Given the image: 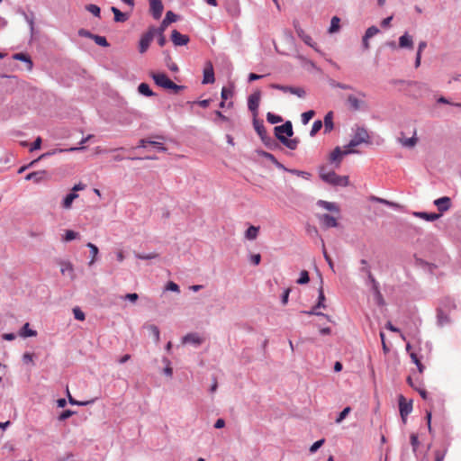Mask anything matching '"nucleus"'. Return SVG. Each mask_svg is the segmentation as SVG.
<instances>
[{
    "instance_id": "26",
    "label": "nucleus",
    "mask_w": 461,
    "mask_h": 461,
    "mask_svg": "<svg viewBox=\"0 0 461 461\" xmlns=\"http://www.w3.org/2000/svg\"><path fill=\"white\" fill-rule=\"evenodd\" d=\"M86 246L89 248L90 254H91V259L88 264H89V266H92L96 260V257L99 253V249L95 244H93L91 242H88L86 244Z\"/></svg>"
},
{
    "instance_id": "14",
    "label": "nucleus",
    "mask_w": 461,
    "mask_h": 461,
    "mask_svg": "<svg viewBox=\"0 0 461 461\" xmlns=\"http://www.w3.org/2000/svg\"><path fill=\"white\" fill-rule=\"evenodd\" d=\"M176 20H177V15L175 14L172 11H167L166 14V16L163 19V21L161 22L159 27L156 28V29L160 31V32H165L166 29L167 28V26L170 23H175Z\"/></svg>"
},
{
    "instance_id": "61",
    "label": "nucleus",
    "mask_w": 461,
    "mask_h": 461,
    "mask_svg": "<svg viewBox=\"0 0 461 461\" xmlns=\"http://www.w3.org/2000/svg\"><path fill=\"white\" fill-rule=\"evenodd\" d=\"M41 137H38L32 143V147L30 148V151L39 149L41 148Z\"/></svg>"
},
{
    "instance_id": "57",
    "label": "nucleus",
    "mask_w": 461,
    "mask_h": 461,
    "mask_svg": "<svg viewBox=\"0 0 461 461\" xmlns=\"http://www.w3.org/2000/svg\"><path fill=\"white\" fill-rule=\"evenodd\" d=\"M136 257L140 259H153V258H158V254L157 253H150V254H147V255L136 254Z\"/></svg>"
},
{
    "instance_id": "53",
    "label": "nucleus",
    "mask_w": 461,
    "mask_h": 461,
    "mask_svg": "<svg viewBox=\"0 0 461 461\" xmlns=\"http://www.w3.org/2000/svg\"><path fill=\"white\" fill-rule=\"evenodd\" d=\"M156 35H158V43L160 47H163L165 46L166 42H167V40H166V37L164 35V32H161L157 30V33Z\"/></svg>"
},
{
    "instance_id": "7",
    "label": "nucleus",
    "mask_w": 461,
    "mask_h": 461,
    "mask_svg": "<svg viewBox=\"0 0 461 461\" xmlns=\"http://www.w3.org/2000/svg\"><path fill=\"white\" fill-rule=\"evenodd\" d=\"M260 99L261 92L259 90L254 92L249 97L248 107L252 112L254 118L258 116Z\"/></svg>"
},
{
    "instance_id": "38",
    "label": "nucleus",
    "mask_w": 461,
    "mask_h": 461,
    "mask_svg": "<svg viewBox=\"0 0 461 461\" xmlns=\"http://www.w3.org/2000/svg\"><path fill=\"white\" fill-rule=\"evenodd\" d=\"M93 40L99 46H102V47H108L109 46V43H108L106 38L104 37V36H99V35L94 34Z\"/></svg>"
},
{
    "instance_id": "46",
    "label": "nucleus",
    "mask_w": 461,
    "mask_h": 461,
    "mask_svg": "<svg viewBox=\"0 0 461 461\" xmlns=\"http://www.w3.org/2000/svg\"><path fill=\"white\" fill-rule=\"evenodd\" d=\"M379 32V29L375 26H371L369 27L366 31V33H365V37L366 38H372L374 37L375 35H376L377 33Z\"/></svg>"
},
{
    "instance_id": "2",
    "label": "nucleus",
    "mask_w": 461,
    "mask_h": 461,
    "mask_svg": "<svg viewBox=\"0 0 461 461\" xmlns=\"http://www.w3.org/2000/svg\"><path fill=\"white\" fill-rule=\"evenodd\" d=\"M150 77L157 86L171 90L176 94L185 87L184 86L175 84L165 73L151 72Z\"/></svg>"
},
{
    "instance_id": "29",
    "label": "nucleus",
    "mask_w": 461,
    "mask_h": 461,
    "mask_svg": "<svg viewBox=\"0 0 461 461\" xmlns=\"http://www.w3.org/2000/svg\"><path fill=\"white\" fill-rule=\"evenodd\" d=\"M14 59L17 60H22L27 63V69L31 70L32 68V62L29 56L23 53H16L14 55Z\"/></svg>"
},
{
    "instance_id": "58",
    "label": "nucleus",
    "mask_w": 461,
    "mask_h": 461,
    "mask_svg": "<svg viewBox=\"0 0 461 461\" xmlns=\"http://www.w3.org/2000/svg\"><path fill=\"white\" fill-rule=\"evenodd\" d=\"M166 289L169 290V291L176 292V293H178L180 291L179 286L172 281L167 283Z\"/></svg>"
},
{
    "instance_id": "55",
    "label": "nucleus",
    "mask_w": 461,
    "mask_h": 461,
    "mask_svg": "<svg viewBox=\"0 0 461 461\" xmlns=\"http://www.w3.org/2000/svg\"><path fill=\"white\" fill-rule=\"evenodd\" d=\"M74 413H75V411H73L66 410L60 413V415L59 416V420H60V421L65 420L68 419L69 417H71Z\"/></svg>"
},
{
    "instance_id": "10",
    "label": "nucleus",
    "mask_w": 461,
    "mask_h": 461,
    "mask_svg": "<svg viewBox=\"0 0 461 461\" xmlns=\"http://www.w3.org/2000/svg\"><path fill=\"white\" fill-rule=\"evenodd\" d=\"M150 13L154 19L158 20L161 17L164 6L161 0H149Z\"/></svg>"
},
{
    "instance_id": "64",
    "label": "nucleus",
    "mask_w": 461,
    "mask_h": 461,
    "mask_svg": "<svg viewBox=\"0 0 461 461\" xmlns=\"http://www.w3.org/2000/svg\"><path fill=\"white\" fill-rule=\"evenodd\" d=\"M251 263L254 264V265H258L261 261V256L259 254H255V255H252L251 256Z\"/></svg>"
},
{
    "instance_id": "50",
    "label": "nucleus",
    "mask_w": 461,
    "mask_h": 461,
    "mask_svg": "<svg viewBox=\"0 0 461 461\" xmlns=\"http://www.w3.org/2000/svg\"><path fill=\"white\" fill-rule=\"evenodd\" d=\"M74 317L77 321H84L86 319L85 313L78 308L76 307L73 309Z\"/></svg>"
},
{
    "instance_id": "40",
    "label": "nucleus",
    "mask_w": 461,
    "mask_h": 461,
    "mask_svg": "<svg viewBox=\"0 0 461 461\" xmlns=\"http://www.w3.org/2000/svg\"><path fill=\"white\" fill-rule=\"evenodd\" d=\"M287 171L290 172L293 175H295L297 176H301V177H303L304 179H309L310 176H311V174L309 172H306V171H301V170H297V169H288Z\"/></svg>"
},
{
    "instance_id": "9",
    "label": "nucleus",
    "mask_w": 461,
    "mask_h": 461,
    "mask_svg": "<svg viewBox=\"0 0 461 461\" xmlns=\"http://www.w3.org/2000/svg\"><path fill=\"white\" fill-rule=\"evenodd\" d=\"M399 411L403 422L412 411V402H408L403 395L399 396Z\"/></svg>"
},
{
    "instance_id": "20",
    "label": "nucleus",
    "mask_w": 461,
    "mask_h": 461,
    "mask_svg": "<svg viewBox=\"0 0 461 461\" xmlns=\"http://www.w3.org/2000/svg\"><path fill=\"white\" fill-rule=\"evenodd\" d=\"M203 342V339L195 333H189L183 338V343H193L200 345Z\"/></svg>"
},
{
    "instance_id": "8",
    "label": "nucleus",
    "mask_w": 461,
    "mask_h": 461,
    "mask_svg": "<svg viewBox=\"0 0 461 461\" xmlns=\"http://www.w3.org/2000/svg\"><path fill=\"white\" fill-rule=\"evenodd\" d=\"M270 87L273 89H277V90L283 91L284 93H290V94L295 95L301 98L304 97V95H305V91L302 87H294V86H283V85H279V84H271Z\"/></svg>"
},
{
    "instance_id": "36",
    "label": "nucleus",
    "mask_w": 461,
    "mask_h": 461,
    "mask_svg": "<svg viewBox=\"0 0 461 461\" xmlns=\"http://www.w3.org/2000/svg\"><path fill=\"white\" fill-rule=\"evenodd\" d=\"M410 356H411L412 362L417 366L419 373L422 374L425 369V366L421 364V362L419 359V357H417V355L412 352V353H411Z\"/></svg>"
},
{
    "instance_id": "37",
    "label": "nucleus",
    "mask_w": 461,
    "mask_h": 461,
    "mask_svg": "<svg viewBox=\"0 0 461 461\" xmlns=\"http://www.w3.org/2000/svg\"><path fill=\"white\" fill-rule=\"evenodd\" d=\"M400 141L404 147L412 148L417 143V138L413 136L411 138L401 139Z\"/></svg>"
},
{
    "instance_id": "47",
    "label": "nucleus",
    "mask_w": 461,
    "mask_h": 461,
    "mask_svg": "<svg viewBox=\"0 0 461 461\" xmlns=\"http://www.w3.org/2000/svg\"><path fill=\"white\" fill-rule=\"evenodd\" d=\"M322 127V122L318 120L315 121L312 124V130H311V136H314Z\"/></svg>"
},
{
    "instance_id": "5",
    "label": "nucleus",
    "mask_w": 461,
    "mask_h": 461,
    "mask_svg": "<svg viewBox=\"0 0 461 461\" xmlns=\"http://www.w3.org/2000/svg\"><path fill=\"white\" fill-rule=\"evenodd\" d=\"M157 33L155 27H149V30L141 36L139 44V51L143 54L147 51L150 42L153 41Z\"/></svg>"
},
{
    "instance_id": "11",
    "label": "nucleus",
    "mask_w": 461,
    "mask_h": 461,
    "mask_svg": "<svg viewBox=\"0 0 461 461\" xmlns=\"http://www.w3.org/2000/svg\"><path fill=\"white\" fill-rule=\"evenodd\" d=\"M215 81L213 66L211 61L205 63L203 68V84H212Z\"/></svg>"
},
{
    "instance_id": "17",
    "label": "nucleus",
    "mask_w": 461,
    "mask_h": 461,
    "mask_svg": "<svg viewBox=\"0 0 461 461\" xmlns=\"http://www.w3.org/2000/svg\"><path fill=\"white\" fill-rule=\"evenodd\" d=\"M296 33L298 35V37L305 43L307 44L308 46L315 49H316V43L313 41V40L312 39V37L310 35H308L303 29L299 28V29H296Z\"/></svg>"
},
{
    "instance_id": "42",
    "label": "nucleus",
    "mask_w": 461,
    "mask_h": 461,
    "mask_svg": "<svg viewBox=\"0 0 461 461\" xmlns=\"http://www.w3.org/2000/svg\"><path fill=\"white\" fill-rule=\"evenodd\" d=\"M310 281L309 273L306 270H303L300 274V277L297 280V284L304 285Z\"/></svg>"
},
{
    "instance_id": "54",
    "label": "nucleus",
    "mask_w": 461,
    "mask_h": 461,
    "mask_svg": "<svg viewBox=\"0 0 461 461\" xmlns=\"http://www.w3.org/2000/svg\"><path fill=\"white\" fill-rule=\"evenodd\" d=\"M411 444L412 446L413 452H416L420 442L418 439V436L414 433L411 435Z\"/></svg>"
},
{
    "instance_id": "59",
    "label": "nucleus",
    "mask_w": 461,
    "mask_h": 461,
    "mask_svg": "<svg viewBox=\"0 0 461 461\" xmlns=\"http://www.w3.org/2000/svg\"><path fill=\"white\" fill-rule=\"evenodd\" d=\"M149 144L154 146L155 148H157L159 150H162V151H166L167 150V148L161 142L149 140Z\"/></svg>"
},
{
    "instance_id": "45",
    "label": "nucleus",
    "mask_w": 461,
    "mask_h": 461,
    "mask_svg": "<svg viewBox=\"0 0 461 461\" xmlns=\"http://www.w3.org/2000/svg\"><path fill=\"white\" fill-rule=\"evenodd\" d=\"M221 95V99L226 101L229 98L232 97L233 91L230 88L222 87Z\"/></svg>"
},
{
    "instance_id": "4",
    "label": "nucleus",
    "mask_w": 461,
    "mask_h": 461,
    "mask_svg": "<svg viewBox=\"0 0 461 461\" xmlns=\"http://www.w3.org/2000/svg\"><path fill=\"white\" fill-rule=\"evenodd\" d=\"M366 95L362 91H358L357 95H348L347 97V104L352 111H359L366 107L365 101Z\"/></svg>"
},
{
    "instance_id": "51",
    "label": "nucleus",
    "mask_w": 461,
    "mask_h": 461,
    "mask_svg": "<svg viewBox=\"0 0 461 461\" xmlns=\"http://www.w3.org/2000/svg\"><path fill=\"white\" fill-rule=\"evenodd\" d=\"M351 411V408L350 407H346L338 416V418L336 419V422L337 423H340L346 417L347 415Z\"/></svg>"
},
{
    "instance_id": "23",
    "label": "nucleus",
    "mask_w": 461,
    "mask_h": 461,
    "mask_svg": "<svg viewBox=\"0 0 461 461\" xmlns=\"http://www.w3.org/2000/svg\"><path fill=\"white\" fill-rule=\"evenodd\" d=\"M414 215L420 219L426 220L428 221H433L438 219L440 216V214L428 213V212H414Z\"/></svg>"
},
{
    "instance_id": "28",
    "label": "nucleus",
    "mask_w": 461,
    "mask_h": 461,
    "mask_svg": "<svg viewBox=\"0 0 461 461\" xmlns=\"http://www.w3.org/2000/svg\"><path fill=\"white\" fill-rule=\"evenodd\" d=\"M325 131H330L333 129V113L329 112L324 117Z\"/></svg>"
},
{
    "instance_id": "48",
    "label": "nucleus",
    "mask_w": 461,
    "mask_h": 461,
    "mask_svg": "<svg viewBox=\"0 0 461 461\" xmlns=\"http://www.w3.org/2000/svg\"><path fill=\"white\" fill-rule=\"evenodd\" d=\"M322 252H323L325 260L329 264V267L333 270V268H334L333 261H332L331 258L330 257V255L328 254L323 241H322Z\"/></svg>"
},
{
    "instance_id": "34",
    "label": "nucleus",
    "mask_w": 461,
    "mask_h": 461,
    "mask_svg": "<svg viewBox=\"0 0 461 461\" xmlns=\"http://www.w3.org/2000/svg\"><path fill=\"white\" fill-rule=\"evenodd\" d=\"M324 302H325V295H324L323 288H322V286H321L320 289H319L318 303L315 305V308H318V309L319 308H323V309H325L326 305H325Z\"/></svg>"
},
{
    "instance_id": "30",
    "label": "nucleus",
    "mask_w": 461,
    "mask_h": 461,
    "mask_svg": "<svg viewBox=\"0 0 461 461\" xmlns=\"http://www.w3.org/2000/svg\"><path fill=\"white\" fill-rule=\"evenodd\" d=\"M259 228L256 226H250L245 232V237L248 240H253L257 239L258 235Z\"/></svg>"
},
{
    "instance_id": "15",
    "label": "nucleus",
    "mask_w": 461,
    "mask_h": 461,
    "mask_svg": "<svg viewBox=\"0 0 461 461\" xmlns=\"http://www.w3.org/2000/svg\"><path fill=\"white\" fill-rule=\"evenodd\" d=\"M320 221L324 228H333L338 226L337 218L330 214H322L320 216Z\"/></svg>"
},
{
    "instance_id": "22",
    "label": "nucleus",
    "mask_w": 461,
    "mask_h": 461,
    "mask_svg": "<svg viewBox=\"0 0 461 461\" xmlns=\"http://www.w3.org/2000/svg\"><path fill=\"white\" fill-rule=\"evenodd\" d=\"M60 267V272L62 275H66L68 273L70 276V278L74 279V268L70 262H61Z\"/></svg>"
},
{
    "instance_id": "27",
    "label": "nucleus",
    "mask_w": 461,
    "mask_h": 461,
    "mask_svg": "<svg viewBox=\"0 0 461 461\" xmlns=\"http://www.w3.org/2000/svg\"><path fill=\"white\" fill-rule=\"evenodd\" d=\"M138 91L140 94L145 95V96H153L155 94L152 92V90L149 88V86L146 83H141L138 86Z\"/></svg>"
},
{
    "instance_id": "33",
    "label": "nucleus",
    "mask_w": 461,
    "mask_h": 461,
    "mask_svg": "<svg viewBox=\"0 0 461 461\" xmlns=\"http://www.w3.org/2000/svg\"><path fill=\"white\" fill-rule=\"evenodd\" d=\"M254 127H255V130L256 131L258 132V134L262 138L264 139V137L266 136L267 134V131H266V129L263 125L262 122H258L256 120V118H254Z\"/></svg>"
},
{
    "instance_id": "39",
    "label": "nucleus",
    "mask_w": 461,
    "mask_h": 461,
    "mask_svg": "<svg viewBox=\"0 0 461 461\" xmlns=\"http://www.w3.org/2000/svg\"><path fill=\"white\" fill-rule=\"evenodd\" d=\"M339 18L337 16L332 17L330 22V32H335L339 29Z\"/></svg>"
},
{
    "instance_id": "19",
    "label": "nucleus",
    "mask_w": 461,
    "mask_h": 461,
    "mask_svg": "<svg viewBox=\"0 0 461 461\" xmlns=\"http://www.w3.org/2000/svg\"><path fill=\"white\" fill-rule=\"evenodd\" d=\"M372 290H373L375 300L376 303L380 306L384 305V300L380 292L379 284L377 281H374V285H372Z\"/></svg>"
},
{
    "instance_id": "32",
    "label": "nucleus",
    "mask_w": 461,
    "mask_h": 461,
    "mask_svg": "<svg viewBox=\"0 0 461 461\" xmlns=\"http://www.w3.org/2000/svg\"><path fill=\"white\" fill-rule=\"evenodd\" d=\"M319 204L328 211L336 212H339V207L334 203L321 200V201H319Z\"/></svg>"
},
{
    "instance_id": "41",
    "label": "nucleus",
    "mask_w": 461,
    "mask_h": 461,
    "mask_svg": "<svg viewBox=\"0 0 461 461\" xmlns=\"http://www.w3.org/2000/svg\"><path fill=\"white\" fill-rule=\"evenodd\" d=\"M86 9L91 13L93 15L96 16V17H99L100 16V8L95 5H93V4H90V5H87L86 6Z\"/></svg>"
},
{
    "instance_id": "56",
    "label": "nucleus",
    "mask_w": 461,
    "mask_h": 461,
    "mask_svg": "<svg viewBox=\"0 0 461 461\" xmlns=\"http://www.w3.org/2000/svg\"><path fill=\"white\" fill-rule=\"evenodd\" d=\"M323 443H324L323 438L314 442L310 447V452L311 453L316 452L323 445Z\"/></svg>"
},
{
    "instance_id": "63",
    "label": "nucleus",
    "mask_w": 461,
    "mask_h": 461,
    "mask_svg": "<svg viewBox=\"0 0 461 461\" xmlns=\"http://www.w3.org/2000/svg\"><path fill=\"white\" fill-rule=\"evenodd\" d=\"M355 147H348V144L344 147V149L342 150L343 156L356 153L357 151L354 149Z\"/></svg>"
},
{
    "instance_id": "49",
    "label": "nucleus",
    "mask_w": 461,
    "mask_h": 461,
    "mask_svg": "<svg viewBox=\"0 0 461 461\" xmlns=\"http://www.w3.org/2000/svg\"><path fill=\"white\" fill-rule=\"evenodd\" d=\"M77 237H78L77 232L69 230L66 231L65 236H64V240L70 241V240L77 239Z\"/></svg>"
},
{
    "instance_id": "16",
    "label": "nucleus",
    "mask_w": 461,
    "mask_h": 461,
    "mask_svg": "<svg viewBox=\"0 0 461 461\" xmlns=\"http://www.w3.org/2000/svg\"><path fill=\"white\" fill-rule=\"evenodd\" d=\"M434 204L438 207L439 212H443L450 208L451 200L447 196H443L435 200Z\"/></svg>"
},
{
    "instance_id": "60",
    "label": "nucleus",
    "mask_w": 461,
    "mask_h": 461,
    "mask_svg": "<svg viewBox=\"0 0 461 461\" xmlns=\"http://www.w3.org/2000/svg\"><path fill=\"white\" fill-rule=\"evenodd\" d=\"M138 298H139V295L136 293L127 294L123 297L124 300H129L131 303H135L138 300Z\"/></svg>"
},
{
    "instance_id": "52",
    "label": "nucleus",
    "mask_w": 461,
    "mask_h": 461,
    "mask_svg": "<svg viewBox=\"0 0 461 461\" xmlns=\"http://www.w3.org/2000/svg\"><path fill=\"white\" fill-rule=\"evenodd\" d=\"M67 394H68V402H69V403H70V404H72V405L84 406V405H86V404L87 403V402H78V401L75 400V399L71 396V394H70V393H69L68 388H67Z\"/></svg>"
},
{
    "instance_id": "44",
    "label": "nucleus",
    "mask_w": 461,
    "mask_h": 461,
    "mask_svg": "<svg viewBox=\"0 0 461 461\" xmlns=\"http://www.w3.org/2000/svg\"><path fill=\"white\" fill-rule=\"evenodd\" d=\"M314 114L315 113L312 110L303 113L302 114V122L303 124H307L309 121L314 116Z\"/></svg>"
},
{
    "instance_id": "3",
    "label": "nucleus",
    "mask_w": 461,
    "mask_h": 461,
    "mask_svg": "<svg viewBox=\"0 0 461 461\" xmlns=\"http://www.w3.org/2000/svg\"><path fill=\"white\" fill-rule=\"evenodd\" d=\"M320 176L324 182L333 185L347 186L348 185V176H340L334 171H326L324 167L320 169Z\"/></svg>"
},
{
    "instance_id": "25",
    "label": "nucleus",
    "mask_w": 461,
    "mask_h": 461,
    "mask_svg": "<svg viewBox=\"0 0 461 461\" xmlns=\"http://www.w3.org/2000/svg\"><path fill=\"white\" fill-rule=\"evenodd\" d=\"M447 453V447L443 446L440 448L435 449L434 454V461H443Z\"/></svg>"
},
{
    "instance_id": "13",
    "label": "nucleus",
    "mask_w": 461,
    "mask_h": 461,
    "mask_svg": "<svg viewBox=\"0 0 461 461\" xmlns=\"http://www.w3.org/2000/svg\"><path fill=\"white\" fill-rule=\"evenodd\" d=\"M50 178L49 174L45 170L32 172L25 176L26 180H32L38 184Z\"/></svg>"
},
{
    "instance_id": "6",
    "label": "nucleus",
    "mask_w": 461,
    "mask_h": 461,
    "mask_svg": "<svg viewBox=\"0 0 461 461\" xmlns=\"http://www.w3.org/2000/svg\"><path fill=\"white\" fill-rule=\"evenodd\" d=\"M369 142V134L367 131L363 127H358L355 134L352 138V140L348 143V147H357L362 143H368Z\"/></svg>"
},
{
    "instance_id": "43",
    "label": "nucleus",
    "mask_w": 461,
    "mask_h": 461,
    "mask_svg": "<svg viewBox=\"0 0 461 461\" xmlns=\"http://www.w3.org/2000/svg\"><path fill=\"white\" fill-rule=\"evenodd\" d=\"M267 120L272 123V124H275V123H277V122H282V117L279 116V115H276L272 113H267Z\"/></svg>"
},
{
    "instance_id": "21",
    "label": "nucleus",
    "mask_w": 461,
    "mask_h": 461,
    "mask_svg": "<svg viewBox=\"0 0 461 461\" xmlns=\"http://www.w3.org/2000/svg\"><path fill=\"white\" fill-rule=\"evenodd\" d=\"M111 11L114 14V21L116 23H124L129 18V16L125 13L121 12L118 8L114 6L111 8Z\"/></svg>"
},
{
    "instance_id": "62",
    "label": "nucleus",
    "mask_w": 461,
    "mask_h": 461,
    "mask_svg": "<svg viewBox=\"0 0 461 461\" xmlns=\"http://www.w3.org/2000/svg\"><path fill=\"white\" fill-rule=\"evenodd\" d=\"M78 34L82 37H86V38H90V39H93V36H94L93 33H91L90 32H88L87 30H85V29H80L78 31Z\"/></svg>"
},
{
    "instance_id": "1",
    "label": "nucleus",
    "mask_w": 461,
    "mask_h": 461,
    "mask_svg": "<svg viewBox=\"0 0 461 461\" xmlns=\"http://www.w3.org/2000/svg\"><path fill=\"white\" fill-rule=\"evenodd\" d=\"M276 137L288 149H295L298 146L299 140L297 139H287V137H292L294 134L292 122L287 121L284 124L280 126H276L275 128Z\"/></svg>"
},
{
    "instance_id": "35",
    "label": "nucleus",
    "mask_w": 461,
    "mask_h": 461,
    "mask_svg": "<svg viewBox=\"0 0 461 461\" xmlns=\"http://www.w3.org/2000/svg\"><path fill=\"white\" fill-rule=\"evenodd\" d=\"M342 157H343L342 150L340 149L339 147H337L334 149V150L330 154V160L340 162Z\"/></svg>"
},
{
    "instance_id": "12",
    "label": "nucleus",
    "mask_w": 461,
    "mask_h": 461,
    "mask_svg": "<svg viewBox=\"0 0 461 461\" xmlns=\"http://www.w3.org/2000/svg\"><path fill=\"white\" fill-rule=\"evenodd\" d=\"M171 41L175 46H185L189 42L190 39L187 35L182 34L176 30H173Z\"/></svg>"
},
{
    "instance_id": "24",
    "label": "nucleus",
    "mask_w": 461,
    "mask_h": 461,
    "mask_svg": "<svg viewBox=\"0 0 461 461\" xmlns=\"http://www.w3.org/2000/svg\"><path fill=\"white\" fill-rule=\"evenodd\" d=\"M20 336L23 338L35 337L37 335L36 330L30 329L29 323H25L20 330Z\"/></svg>"
},
{
    "instance_id": "18",
    "label": "nucleus",
    "mask_w": 461,
    "mask_h": 461,
    "mask_svg": "<svg viewBox=\"0 0 461 461\" xmlns=\"http://www.w3.org/2000/svg\"><path fill=\"white\" fill-rule=\"evenodd\" d=\"M399 47L402 49H412L413 48V41L412 37L408 33H404L399 38Z\"/></svg>"
},
{
    "instance_id": "31",
    "label": "nucleus",
    "mask_w": 461,
    "mask_h": 461,
    "mask_svg": "<svg viewBox=\"0 0 461 461\" xmlns=\"http://www.w3.org/2000/svg\"><path fill=\"white\" fill-rule=\"evenodd\" d=\"M77 194L76 193H70L68 194L63 200V207L65 209H69L71 207V204L73 203V201L77 198Z\"/></svg>"
}]
</instances>
